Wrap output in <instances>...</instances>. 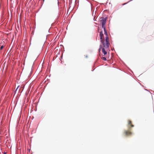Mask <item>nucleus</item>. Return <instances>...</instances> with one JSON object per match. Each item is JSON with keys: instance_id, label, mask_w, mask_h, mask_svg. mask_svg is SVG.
<instances>
[{"instance_id": "ddd939ff", "label": "nucleus", "mask_w": 154, "mask_h": 154, "mask_svg": "<svg viewBox=\"0 0 154 154\" xmlns=\"http://www.w3.org/2000/svg\"><path fill=\"white\" fill-rule=\"evenodd\" d=\"M43 0V1H44V0Z\"/></svg>"}, {"instance_id": "423d86ee", "label": "nucleus", "mask_w": 154, "mask_h": 154, "mask_svg": "<svg viewBox=\"0 0 154 154\" xmlns=\"http://www.w3.org/2000/svg\"><path fill=\"white\" fill-rule=\"evenodd\" d=\"M101 59L103 60L106 61V58L105 57H101Z\"/></svg>"}, {"instance_id": "f03ea898", "label": "nucleus", "mask_w": 154, "mask_h": 154, "mask_svg": "<svg viewBox=\"0 0 154 154\" xmlns=\"http://www.w3.org/2000/svg\"><path fill=\"white\" fill-rule=\"evenodd\" d=\"M100 41L102 44H103V43H106V39L105 41L104 36L102 31L100 33Z\"/></svg>"}, {"instance_id": "9b49d317", "label": "nucleus", "mask_w": 154, "mask_h": 154, "mask_svg": "<svg viewBox=\"0 0 154 154\" xmlns=\"http://www.w3.org/2000/svg\"><path fill=\"white\" fill-rule=\"evenodd\" d=\"M18 87L16 89V90L18 88Z\"/></svg>"}, {"instance_id": "20e7f679", "label": "nucleus", "mask_w": 154, "mask_h": 154, "mask_svg": "<svg viewBox=\"0 0 154 154\" xmlns=\"http://www.w3.org/2000/svg\"><path fill=\"white\" fill-rule=\"evenodd\" d=\"M100 22L101 24L102 27L105 26V25L106 22V20L105 19H103L100 20Z\"/></svg>"}, {"instance_id": "39448f33", "label": "nucleus", "mask_w": 154, "mask_h": 154, "mask_svg": "<svg viewBox=\"0 0 154 154\" xmlns=\"http://www.w3.org/2000/svg\"><path fill=\"white\" fill-rule=\"evenodd\" d=\"M128 127L129 128H130V127H133L134 125L132 124L131 121L130 120H128Z\"/></svg>"}, {"instance_id": "6e6552de", "label": "nucleus", "mask_w": 154, "mask_h": 154, "mask_svg": "<svg viewBox=\"0 0 154 154\" xmlns=\"http://www.w3.org/2000/svg\"><path fill=\"white\" fill-rule=\"evenodd\" d=\"M102 28H103V29H104V32H106V28H105V26H103V27H102Z\"/></svg>"}, {"instance_id": "f8f14e48", "label": "nucleus", "mask_w": 154, "mask_h": 154, "mask_svg": "<svg viewBox=\"0 0 154 154\" xmlns=\"http://www.w3.org/2000/svg\"><path fill=\"white\" fill-rule=\"evenodd\" d=\"M3 154H6V153H4Z\"/></svg>"}, {"instance_id": "f257e3e1", "label": "nucleus", "mask_w": 154, "mask_h": 154, "mask_svg": "<svg viewBox=\"0 0 154 154\" xmlns=\"http://www.w3.org/2000/svg\"><path fill=\"white\" fill-rule=\"evenodd\" d=\"M109 38L107 36L106 37V43H103V48H102V52L104 55L107 54V52L105 50V49H107L109 48Z\"/></svg>"}, {"instance_id": "7ed1b4c3", "label": "nucleus", "mask_w": 154, "mask_h": 154, "mask_svg": "<svg viewBox=\"0 0 154 154\" xmlns=\"http://www.w3.org/2000/svg\"><path fill=\"white\" fill-rule=\"evenodd\" d=\"M131 129L129 128L128 131H125L124 132V134L125 136H130L132 134V133L131 131Z\"/></svg>"}, {"instance_id": "9d476101", "label": "nucleus", "mask_w": 154, "mask_h": 154, "mask_svg": "<svg viewBox=\"0 0 154 154\" xmlns=\"http://www.w3.org/2000/svg\"><path fill=\"white\" fill-rule=\"evenodd\" d=\"M3 47L2 46H1V48H0V49H2L3 48Z\"/></svg>"}, {"instance_id": "0eeeda50", "label": "nucleus", "mask_w": 154, "mask_h": 154, "mask_svg": "<svg viewBox=\"0 0 154 154\" xmlns=\"http://www.w3.org/2000/svg\"><path fill=\"white\" fill-rule=\"evenodd\" d=\"M102 48H103V46L102 45H100V48L99 49V52H100V50H101V48L102 49Z\"/></svg>"}, {"instance_id": "1a4fd4ad", "label": "nucleus", "mask_w": 154, "mask_h": 154, "mask_svg": "<svg viewBox=\"0 0 154 154\" xmlns=\"http://www.w3.org/2000/svg\"><path fill=\"white\" fill-rule=\"evenodd\" d=\"M104 33H105V35H106V37L107 36V37H108V36H107V32H104Z\"/></svg>"}]
</instances>
